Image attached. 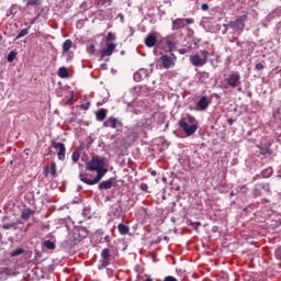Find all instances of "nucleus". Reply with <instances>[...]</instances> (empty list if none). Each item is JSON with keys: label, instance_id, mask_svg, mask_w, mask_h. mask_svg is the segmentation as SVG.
I'll return each mask as SVG.
<instances>
[{"label": "nucleus", "instance_id": "1", "mask_svg": "<svg viewBox=\"0 0 281 281\" xmlns=\"http://www.w3.org/2000/svg\"><path fill=\"white\" fill-rule=\"evenodd\" d=\"M87 170H90V172H97V176L91 180L88 179L85 173H80V181L87 186H95V183H100L102 177L106 175V169L104 168V158L100 156H93L87 164Z\"/></svg>", "mask_w": 281, "mask_h": 281}, {"label": "nucleus", "instance_id": "2", "mask_svg": "<svg viewBox=\"0 0 281 281\" xmlns=\"http://www.w3.org/2000/svg\"><path fill=\"white\" fill-rule=\"evenodd\" d=\"M207 58H210V52L203 49L200 50V54L191 55L189 60L193 67H203L207 64Z\"/></svg>", "mask_w": 281, "mask_h": 281}, {"label": "nucleus", "instance_id": "3", "mask_svg": "<svg viewBox=\"0 0 281 281\" xmlns=\"http://www.w3.org/2000/svg\"><path fill=\"white\" fill-rule=\"evenodd\" d=\"M179 126L186 133L187 137L194 135L196 133V130L199 128L196 124L190 125V123H188V120L186 119H181L179 121Z\"/></svg>", "mask_w": 281, "mask_h": 281}, {"label": "nucleus", "instance_id": "4", "mask_svg": "<svg viewBox=\"0 0 281 281\" xmlns=\"http://www.w3.org/2000/svg\"><path fill=\"white\" fill-rule=\"evenodd\" d=\"M245 21H247V14L240 15L236 20L228 22L227 27L238 32L245 29Z\"/></svg>", "mask_w": 281, "mask_h": 281}, {"label": "nucleus", "instance_id": "5", "mask_svg": "<svg viewBox=\"0 0 281 281\" xmlns=\"http://www.w3.org/2000/svg\"><path fill=\"white\" fill-rule=\"evenodd\" d=\"M160 60L165 69H172V67H175L177 64V56L172 53L166 54L160 57Z\"/></svg>", "mask_w": 281, "mask_h": 281}, {"label": "nucleus", "instance_id": "6", "mask_svg": "<svg viewBox=\"0 0 281 281\" xmlns=\"http://www.w3.org/2000/svg\"><path fill=\"white\" fill-rule=\"evenodd\" d=\"M225 82L232 89H236V87H240V74L238 72L231 74L227 78H225Z\"/></svg>", "mask_w": 281, "mask_h": 281}, {"label": "nucleus", "instance_id": "7", "mask_svg": "<svg viewBox=\"0 0 281 281\" xmlns=\"http://www.w3.org/2000/svg\"><path fill=\"white\" fill-rule=\"evenodd\" d=\"M52 146L53 148H55V150H57V159H59V161H65V155L67 153V148L65 147V145L63 143L52 142Z\"/></svg>", "mask_w": 281, "mask_h": 281}, {"label": "nucleus", "instance_id": "8", "mask_svg": "<svg viewBox=\"0 0 281 281\" xmlns=\"http://www.w3.org/2000/svg\"><path fill=\"white\" fill-rule=\"evenodd\" d=\"M103 126L105 128H120V126H122V122H120V120L116 117L111 116L104 121Z\"/></svg>", "mask_w": 281, "mask_h": 281}, {"label": "nucleus", "instance_id": "9", "mask_svg": "<svg viewBox=\"0 0 281 281\" xmlns=\"http://www.w3.org/2000/svg\"><path fill=\"white\" fill-rule=\"evenodd\" d=\"M148 78V69L146 68H140L134 74V80L136 82H142V80H146Z\"/></svg>", "mask_w": 281, "mask_h": 281}, {"label": "nucleus", "instance_id": "10", "mask_svg": "<svg viewBox=\"0 0 281 281\" xmlns=\"http://www.w3.org/2000/svg\"><path fill=\"white\" fill-rule=\"evenodd\" d=\"M196 106H198L199 111H207V109L210 106V99L205 95L200 98Z\"/></svg>", "mask_w": 281, "mask_h": 281}, {"label": "nucleus", "instance_id": "11", "mask_svg": "<svg viewBox=\"0 0 281 281\" xmlns=\"http://www.w3.org/2000/svg\"><path fill=\"white\" fill-rule=\"evenodd\" d=\"M144 43L146 47H155V45H157V35H155V33H149Z\"/></svg>", "mask_w": 281, "mask_h": 281}, {"label": "nucleus", "instance_id": "12", "mask_svg": "<svg viewBox=\"0 0 281 281\" xmlns=\"http://www.w3.org/2000/svg\"><path fill=\"white\" fill-rule=\"evenodd\" d=\"M117 46L115 44H109L106 48L101 50V58H105V56H112Z\"/></svg>", "mask_w": 281, "mask_h": 281}, {"label": "nucleus", "instance_id": "13", "mask_svg": "<svg viewBox=\"0 0 281 281\" xmlns=\"http://www.w3.org/2000/svg\"><path fill=\"white\" fill-rule=\"evenodd\" d=\"M153 124H155V116L149 115L142 121L140 126L143 128H153Z\"/></svg>", "mask_w": 281, "mask_h": 281}, {"label": "nucleus", "instance_id": "14", "mask_svg": "<svg viewBox=\"0 0 281 281\" xmlns=\"http://www.w3.org/2000/svg\"><path fill=\"white\" fill-rule=\"evenodd\" d=\"M181 27H186V23L183 19H176L172 21L171 30H181Z\"/></svg>", "mask_w": 281, "mask_h": 281}, {"label": "nucleus", "instance_id": "15", "mask_svg": "<svg viewBox=\"0 0 281 281\" xmlns=\"http://www.w3.org/2000/svg\"><path fill=\"white\" fill-rule=\"evenodd\" d=\"M111 188H113V179L99 183V190H111Z\"/></svg>", "mask_w": 281, "mask_h": 281}, {"label": "nucleus", "instance_id": "16", "mask_svg": "<svg viewBox=\"0 0 281 281\" xmlns=\"http://www.w3.org/2000/svg\"><path fill=\"white\" fill-rule=\"evenodd\" d=\"M117 229H119L120 234H122V236H126V234H128V232H131V228H128V226H126L124 224H119Z\"/></svg>", "mask_w": 281, "mask_h": 281}, {"label": "nucleus", "instance_id": "17", "mask_svg": "<svg viewBox=\"0 0 281 281\" xmlns=\"http://www.w3.org/2000/svg\"><path fill=\"white\" fill-rule=\"evenodd\" d=\"M71 45H74V42H71V40H66L63 44V52L64 54H67V52H69V49H71Z\"/></svg>", "mask_w": 281, "mask_h": 281}, {"label": "nucleus", "instance_id": "18", "mask_svg": "<svg viewBox=\"0 0 281 281\" xmlns=\"http://www.w3.org/2000/svg\"><path fill=\"white\" fill-rule=\"evenodd\" d=\"M105 119H106V111L104 109H101L100 111L97 112V120H99V122H102Z\"/></svg>", "mask_w": 281, "mask_h": 281}, {"label": "nucleus", "instance_id": "19", "mask_svg": "<svg viewBox=\"0 0 281 281\" xmlns=\"http://www.w3.org/2000/svg\"><path fill=\"white\" fill-rule=\"evenodd\" d=\"M263 179H269L273 175V168L269 167L261 172Z\"/></svg>", "mask_w": 281, "mask_h": 281}, {"label": "nucleus", "instance_id": "20", "mask_svg": "<svg viewBox=\"0 0 281 281\" xmlns=\"http://www.w3.org/2000/svg\"><path fill=\"white\" fill-rule=\"evenodd\" d=\"M57 74H58L59 78H67V76H69V72L67 71V68H65V67H60L58 69Z\"/></svg>", "mask_w": 281, "mask_h": 281}, {"label": "nucleus", "instance_id": "21", "mask_svg": "<svg viewBox=\"0 0 281 281\" xmlns=\"http://www.w3.org/2000/svg\"><path fill=\"white\" fill-rule=\"evenodd\" d=\"M101 257L103 258V260L108 261L111 258V250H109V248L103 249L101 252Z\"/></svg>", "mask_w": 281, "mask_h": 281}, {"label": "nucleus", "instance_id": "22", "mask_svg": "<svg viewBox=\"0 0 281 281\" xmlns=\"http://www.w3.org/2000/svg\"><path fill=\"white\" fill-rule=\"evenodd\" d=\"M21 216H22V218L27 221V218H30V216H32V210H30V209L23 210Z\"/></svg>", "mask_w": 281, "mask_h": 281}, {"label": "nucleus", "instance_id": "23", "mask_svg": "<svg viewBox=\"0 0 281 281\" xmlns=\"http://www.w3.org/2000/svg\"><path fill=\"white\" fill-rule=\"evenodd\" d=\"M56 162H52L50 167L48 168V172L52 177H56Z\"/></svg>", "mask_w": 281, "mask_h": 281}, {"label": "nucleus", "instance_id": "24", "mask_svg": "<svg viewBox=\"0 0 281 281\" xmlns=\"http://www.w3.org/2000/svg\"><path fill=\"white\" fill-rule=\"evenodd\" d=\"M44 247L46 249H56V244H54V241H52V240H46V241H44Z\"/></svg>", "mask_w": 281, "mask_h": 281}, {"label": "nucleus", "instance_id": "25", "mask_svg": "<svg viewBox=\"0 0 281 281\" xmlns=\"http://www.w3.org/2000/svg\"><path fill=\"white\" fill-rule=\"evenodd\" d=\"M71 159H72L74 164L78 162V160L80 159V151L75 150L71 155Z\"/></svg>", "mask_w": 281, "mask_h": 281}, {"label": "nucleus", "instance_id": "26", "mask_svg": "<svg viewBox=\"0 0 281 281\" xmlns=\"http://www.w3.org/2000/svg\"><path fill=\"white\" fill-rule=\"evenodd\" d=\"M23 248H16L15 250H13L12 252H11V258H14V257H16V256H21V254H23Z\"/></svg>", "mask_w": 281, "mask_h": 281}, {"label": "nucleus", "instance_id": "27", "mask_svg": "<svg viewBox=\"0 0 281 281\" xmlns=\"http://www.w3.org/2000/svg\"><path fill=\"white\" fill-rule=\"evenodd\" d=\"M23 36H27V29H23L15 37V41H19V38H23Z\"/></svg>", "mask_w": 281, "mask_h": 281}, {"label": "nucleus", "instance_id": "28", "mask_svg": "<svg viewBox=\"0 0 281 281\" xmlns=\"http://www.w3.org/2000/svg\"><path fill=\"white\" fill-rule=\"evenodd\" d=\"M14 58H16V53L15 52H10L8 55V61L9 63H14Z\"/></svg>", "mask_w": 281, "mask_h": 281}, {"label": "nucleus", "instance_id": "29", "mask_svg": "<svg viewBox=\"0 0 281 281\" xmlns=\"http://www.w3.org/2000/svg\"><path fill=\"white\" fill-rule=\"evenodd\" d=\"M87 52L93 56V54H95V45L91 44L90 46H88Z\"/></svg>", "mask_w": 281, "mask_h": 281}, {"label": "nucleus", "instance_id": "30", "mask_svg": "<svg viewBox=\"0 0 281 281\" xmlns=\"http://www.w3.org/2000/svg\"><path fill=\"white\" fill-rule=\"evenodd\" d=\"M184 120H187L188 124H194L196 122V119L194 116H187Z\"/></svg>", "mask_w": 281, "mask_h": 281}, {"label": "nucleus", "instance_id": "31", "mask_svg": "<svg viewBox=\"0 0 281 281\" xmlns=\"http://www.w3.org/2000/svg\"><path fill=\"white\" fill-rule=\"evenodd\" d=\"M14 223H7V224H3L2 227L3 229H12V227H14Z\"/></svg>", "mask_w": 281, "mask_h": 281}, {"label": "nucleus", "instance_id": "32", "mask_svg": "<svg viewBox=\"0 0 281 281\" xmlns=\"http://www.w3.org/2000/svg\"><path fill=\"white\" fill-rule=\"evenodd\" d=\"M108 265H109V261L103 260V261L101 262V265H99V269H106Z\"/></svg>", "mask_w": 281, "mask_h": 281}, {"label": "nucleus", "instance_id": "33", "mask_svg": "<svg viewBox=\"0 0 281 281\" xmlns=\"http://www.w3.org/2000/svg\"><path fill=\"white\" fill-rule=\"evenodd\" d=\"M38 0H27V5H38Z\"/></svg>", "mask_w": 281, "mask_h": 281}, {"label": "nucleus", "instance_id": "34", "mask_svg": "<svg viewBox=\"0 0 281 281\" xmlns=\"http://www.w3.org/2000/svg\"><path fill=\"white\" fill-rule=\"evenodd\" d=\"M201 10H203L204 12H207V10H210V5L207 3H203L201 5Z\"/></svg>", "mask_w": 281, "mask_h": 281}, {"label": "nucleus", "instance_id": "35", "mask_svg": "<svg viewBox=\"0 0 281 281\" xmlns=\"http://www.w3.org/2000/svg\"><path fill=\"white\" fill-rule=\"evenodd\" d=\"M276 257L281 260V247L276 250Z\"/></svg>", "mask_w": 281, "mask_h": 281}, {"label": "nucleus", "instance_id": "36", "mask_svg": "<svg viewBox=\"0 0 281 281\" xmlns=\"http://www.w3.org/2000/svg\"><path fill=\"white\" fill-rule=\"evenodd\" d=\"M108 41H115V34L108 33Z\"/></svg>", "mask_w": 281, "mask_h": 281}, {"label": "nucleus", "instance_id": "37", "mask_svg": "<svg viewBox=\"0 0 281 281\" xmlns=\"http://www.w3.org/2000/svg\"><path fill=\"white\" fill-rule=\"evenodd\" d=\"M183 21L189 25H192V23H194V20H192L191 18L183 19Z\"/></svg>", "mask_w": 281, "mask_h": 281}, {"label": "nucleus", "instance_id": "38", "mask_svg": "<svg viewBox=\"0 0 281 281\" xmlns=\"http://www.w3.org/2000/svg\"><path fill=\"white\" fill-rule=\"evenodd\" d=\"M256 69L258 70V71H260L261 69H265V65H262V64H256Z\"/></svg>", "mask_w": 281, "mask_h": 281}, {"label": "nucleus", "instance_id": "39", "mask_svg": "<svg viewBox=\"0 0 281 281\" xmlns=\"http://www.w3.org/2000/svg\"><path fill=\"white\" fill-rule=\"evenodd\" d=\"M164 281H178V280L177 278L169 276V277H166Z\"/></svg>", "mask_w": 281, "mask_h": 281}, {"label": "nucleus", "instance_id": "40", "mask_svg": "<svg viewBox=\"0 0 281 281\" xmlns=\"http://www.w3.org/2000/svg\"><path fill=\"white\" fill-rule=\"evenodd\" d=\"M140 189L147 191L148 190V186L146 183H143V184H140Z\"/></svg>", "mask_w": 281, "mask_h": 281}, {"label": "nucleus", "instance_id": "41", "mask_svg": "<svg viewBox=\"0 0 281 281\" xmlns=\"http://www.w3.org/2000/svg\"><path fill=\"white\" fill-rule=\"evenodd\" d=\"M104 240H105V243H111V237H110L109 235H106V236L104 237Z\"/></svg>", "mask_w": 281, "mask_h": 281}, {"label": "nucleus", "instance_id": "42", "mask_svg": "<svg viewBox=\"0 0 281 281\" xmlns=\"http://www.w3.org/2000/svg\"><path fill=\"white\" fill-rule=\"evenodd\" d=\"M121 22L124 23V15L123 14H119Z\"/></svg>", "mask_w": 281, "mask_h": 281}, {"label": "nucleus", "instance_id": "43", "mask_svg": "<svg viewBox=\"0 0 281 281\" xmlns=\"http://www.w3.org/2000/svg\"><path fill=\"white\" fill-rule=\"evenodd\" d=\"M103 3H111V0H103Z\"/></svg>", "mask_w": 281, "mask_h": 281}, {"label": "nucleus", "instance_id": "44", "mask_svg": "<svg viewBox=\"0 0 281 281\" xmlns=\"http://www.w3.org/2000/svg\"><path fill=\"white\" fill-rule=\"evenodd\" d=\"M278 225H281V218L278 220Z\"/></svg>", "mask_w": 281, "mask_h": 281}, {"label": "nucleus", "instance_id": "45", "mask_svg": "<svg viewBox=\"0 0 281 281\" xmlns=\"http://www.w3.org/2000/svg\"><path fill=\"white\" fill-rule=\"evenodd\" d=\"M3 239V235L0 233V240H2Z\"/></svg>", "mask_w": 281, "mask_h": 281}, {"label": "nucleus", "instance_id": "46", "mask_svg": "<svg viewBox=\"0 0 281 281\" xmlns=\"http://www.w3.org/2000/svg\"><path fill=\"white\" fill-rule=\"evenodd\" d=\"M145 281H153V280L150 279V277H148Z\"/></svg>", "mask_w": 281, "mask_h": 281}, {"label": "nucleus", "instance_id": "47", "mask_svg": "<svg viewBox=\"0 0 281 281\" xmlns=\"http://www.w3.org/2000/svg\"><path fill=\"white\" fill-rule=\"evenodd\" d=\"M85 109H89V103H87V105L85 106Z\"/></svg>", "mask_w": 281, "mask_h": 281}, {"label": "nucleus", "instance_id": "48", "mask_svg": "<svg viewBox=\"0 0 281 281\" xmlns=\"http://www.w3.org/2000/svg\"><path fill=\"white\" fill-rule=\"evenodd\" d=\"M238 91H243V89H241V88H238Z\"/></svg>", "mask_w": 281, "mask_h": 281}, {"label": "nucleus", "instance_id": "49", "mask_svg": "<svg viewBox=\"0 0 281 281\" xmlns=\"http://www.w3.org/2000/svg\"><path fill=\"white\" fill-rule=\"evenodd\" d=\"M196 225H201V222H198Z\"/></svg>", "mask_w": 281, "mask_h": 281}, {"label": "nucleus", "instance_id": "50", "mask_svg": "<svg viewBox=\"0 0 281 281\" xmlns=\"http://www.w3.org/2000/svg\"><path fill=\"white\" fill-rule=\"evenodd\" d=\"M1 38H2V37H1V35H0V43H1Z\"/></svg>", "mask_w": 281, "mask_h": 281}, {"label": "nucleus", "instance_id": "51", "mask_svg": "<svg viewBox=\"0 0 281 281\" xmlns=\"http://www.w3.org/2000/svg\"><path fill=\"white\" fill-rule=\"evenodd\" d=\"M257 177H258V176H256L254 179L256 180Z\"/></svg>", "mask_w": 281, "mask_h": 281}, {"label": "nucleus", "instance_id": "52", "mask_svg": "<svg viewBox=\"0 0 281 281\" xmlns=\"http://www.w3.org/2000/svg\"><path fill=\"white\" fill-rule=\"evenodd\" d=\"M167 3H170V1H167Z\"/></svg>", "mask_w": 281, "mask_h": 281}, {"label": "nucleus", "instance_id": "53", "mask_svg": "<svg viewBox=\"0 0 281 281\" xmlns=\"http://www.w3.org/2000/svg\"><path fill=\"white\" fill-rule=\"evenodd\" d=\"M167 3H170V1H167Z\"/></svg>", "mask_w": 281, "mask_h": 281}]
</instances>
